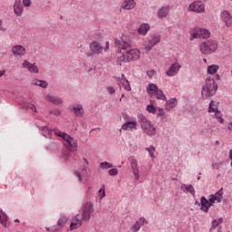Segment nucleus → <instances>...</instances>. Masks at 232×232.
Returning <instances> with one entry per match:
<instances>
[{"mask_svg":"<svg viewBox=\"0 0 232 232\" xmlns=\"http://www.w3.org/2000/svg\"><path fill=\"white\" fill-rule=\"evenodd\" d=\"M114 46L121 50V54L117 59V63L120 66H122V63H131V61H137L140 57V51L131 48L130 41L116 40Z\"/></svg>","mask_w":232,"mask_h":232,"instance_id":"f257e3e1","label":"nucleus"},{"mask_svg":"<svg viewBox=\"0 0 232 232\" xmlns=\"http://www.w3.org/2000/svg\"><path fill=\"white\" fill-rule=\"evenodd\" d=\"M218 89V85H217V82H215V80L211 78H207L201 90V95L203 99L213 97V95L217 93Z\"/></svg>","mask_w":232,"mask_h":232,"instance_id":"f03ea898","label":"nucleus"},{"mask_svg":"<svg viewBox=\"0 0 232 232\" xmlns=\"http://www.w3.org/2000/svg\"><path fill=\"white\" fill-rule=\"evenodd\" d=\"M138 122L140 123V128L143 130L144 133H147L149 137L155 135L156 129L153 127V125H151V122L148 121L144 115L140 114L138 116Z\"/></svg>","mask_w":232,"mask_h":232,"instance_id":"7ed1b4c3","label":"nucleus"},{"mask_svg":"<svg viewBox=\"0 0 232 232\" xmlns=\"http://www.w3.org/2000/svg\"><path fill=\"white\" fill-rule=\"evenodd\" d=\"M63 140L68 142L63 150V159L64 160H68V157H70V151H77V140H74L72 136L68 134L63 135Z\"/></svg>","mask_w":232,"mask_h":232,"instance_id":"20e7f679","label":"nucleus"},{"mask_svg":"<svg viewBox=\"0 0 232 232\" xmlns=\"http://www.w3.org/2000/svg\"><path fill=\"white\" fill-rule=\"evenodd\" d=\"M218 48V44H217V41L215 40H208L199 44V50L201 53H204L205 55L217 52Z\"/></svg>","mask_w":232,"mask_h":232,"instance_id":"39448f33","label":"nucleus"},{"mask_svg":"<svg viewBox=\"0 0 232 232\" xmlns=\"http://www.w3.org/2000/svg\"><path fill=\"white\" fill-rule=\"evenodd\" d=\"M93 211V204L92 203H85L82 207V220H84L85 222L90 221V218H92V213Z\"/></svg>","mask_w":232,"mask_h":232,"instance_id":"423d86ee","label":"nucleus"},{"mask_svg":"<svg viewBox=\"0 0 232 232\" xmlns=\"http://www.w3.org/2000/svg\"><path fill=\"white\" fill-rule=\"evenodd\" d=\"M189 8L191 12H195L196 14H204L206 12V7L204 3L200 1H196L189 5Z\"/></svg>","mask_w":232,"mask_h":232,"instance_id":"0eeeda50","label":"nucleus"},{"mask_svg":"<svg viewBox=\"0 0 232 232\" xmlns=\"http://www.w3.org/2000/svg\"><path fill=\"white\" fill-rule=\"evenodd\" d=\"M210 34L208 29H198L196 32H194L191 35V39H208L209 37Z\"/></svg>","mask_w":232,"mask_h":232,"instance_id":"6e6552de","label":"nucleus"},{"mask_svg":"<svg viewBox=\"0 0 232 232\" xmlns=\"http://www.w3.org/2000/svg\"><path fill=\"white\" fill-rule=\"evenodd\" d=\"M218 103H215L213 101L210 102L209 107H208V111L209 113H216V117L219 122H224V119L220 116V112L218 111Z\"/></svg>","mask_w":232,"mask_h":232,"instance_id":"1a4fd4ad","label":"nucleus"},{"mask_svg":"<svg viewBox=\"0 0 232 232\" xmlns=\"http://www.w3.org/2000/svg\"><path fill=\"white\" fill-rule=\"evenodd\" d=\"M13 55L14 57H23L24 55H26V48L23 45H14L12 49Z\"/></svg>","mask_w":232,"mask_h":232,"instance_id":"9d476101","label":"nucleus"},{"mask_svg":"<svg viewBox=\"0 0 232 232\" xmlns=\"http://www.w3.org/2000/svg\"><path fill=\"white\" fill-rule=\"evenodd\" d=\"M223 188H221L218 191H217L214 195L209 196L210 203L215 204V202L220 203L223 198Z\"/></svg>","mask_w":232,"mask_h":232,"instance_id":"9b49d317","label":"nucleus"},{"mask_svg":"<svg viewBox=\"0 0 232 232\" xmlns=\"http://www.w3.org/2000/svg\"><path fill=\"white\" fill-rule=\"evenodd\" d=\"M201 211H204V213H208V211H209V208H211V206H213V203H211V199H207L206 197L202 196L201 199Z\"/></svg>","mask_w":232,"mask_h":232,"instance_id":"f8f14e48","label":"nucleus"},{"mask_svg":"<svg viewBox=\"0 0 232 232\" xmlns=\"http://www.w3.org/2000/svg\"><path fill=\"white\" fill-rule=\"evenodd\" d=\"M117 82L120 88H123L127 92H131V86H130V82L126 80V77H124V75H122L121 79H118Z\"/></svg>","mask_w":232,"mask_h":232,"instance_id":"ddd939ff","label":"nucleus"},{"mask_svg":"<svg viewBox=\"0 0 232 232\" xmlns=\"http://www.w3.org/2000/svg\"><path fill=\"white\" fill-rule=\"evenodd\" d=\"M180 68H181L180 63H176L169 67V69L166 72V74L169 77H173V75H176L177 72H179Z\"/></svg>","mask_w":232,"mask_h":232,"instance_id":"4468645a","label":"nucleus"},{"mask_svg":"<svg viewBox=\"0 0 232 232\" xmlns=\"http://www.w3.org/2000/svg\"><path fill=\"white\" fill-rule=\"evenodd\" d=\"M90 50L92 53H96L99 55V53H102V46L98 42H92L90 44Z\"/></svg>","mask_w":232,"mask_h":232,"instance_id":"2eb2a0df","label":"nucleus"},{"mask_svg":"<svg viewBox=\"0 0 232 232\" xmlns=\"http://www.w3.org/2000/svg\"><path fill=\"white\" fill-rule=\"evenodd\" d=\"M159 43H160V35L153 36V38L149 41V44H147L144 47V50H147V52H150V50H151V48H153L155 44H159Z\"/></svg>","mask_w":232,"mask_h":232,"instance_id":"dca6fc26","label":"nucleus"},{"mask_svg":"<svg viewBox=\"0 0 232 232\" xmlns=\"http://www.w3.org/2000/svg\"><path fill=\"white\" fill-rule=\"evenodd\" d=\"M82 218H79V214L75 217V218L72 219L71 223V231H73V229H77L78 227H81L82 226Z\"/></svg>","mask_w":232,"mask_h":232,"instance_id":"f3484780","label":"nucleus"},{"mask_svg":"<svg viewBox=\"0 0 232 232\" xmlns=\"http://www.w3.org/2000/svg\"><path fill=\"white\" fill-rule=\"evenodd\" d=\"M130 164L133 174L135 175V180H139L140 176L139 175V164L137 163V160L130 158Z\"/></svg>","mask_w":232,"mask_h":232,"instance_id":"a211bd4d","label":"nucleus"},{"mask_svg":"<svg viewBox=\"0 0 232 232\" xmlns=\"http://www.w3.org/2000/svg\"><path fill=\"white\" fill-rule=\"evenodd\" d=\"M221 19H222V21H224V23L227 26L232 25V17H231V14H229V13L227 11L222 12Z\"/></svg>","mask_w":232,"mask_h":232,"instance_id":"6ab92c4d","label":"nucleus"},{"mask_svg":"<svg viewBox=\"0 0 232 232\" xmlns=\"http://www.w3.org/2000/svg\"><path fill=\"white\" fill-rule=\"evenodd\" d=\"M121 8H123V10H133V8H135V1L134 0H125L122 3Z\"/></svg>","mask_w":232,"mask_h":232,"instance_id":"aec40b11","label":"nucleus"},{"mask_svg":"<svg viewBox=\"0 0 232 232\" xmlns=\"http://www.w3.org/2000/svg\"><path fill=\"white\" fill-rule=\"evenodd\" d=\"M14 12L16 15H21L23 14V5H21V0H16L14 5Z\"/></svg>","mask_w":232,"mask_h":232,"instance_id":"412c9836","label":"nucleus"},{"mask_svg":"<svg viewBox=\"0 0 232 232\" xmlns=\"http://www.w3.org/2000/svg\"><path fill=\"white\" fill-rule=\"evenodd\" d=\"M177 106V99L172 98L166 102L165 110H168L169 111L170 110H173Z\"/></svg>","mask_w":232,"mask_h":232,"instance_id":"4be33fe9","label":"nucleus"},{"mask_svg":"<svg viewBox=\"0 0 232 232\" xmlns=\"http://www.w3.org/2000/svg\"><path fill=\"white\" fill-rule=\"evenodd\" d=\"M169 13V7H161L158 12V17L160 19H164V17H167L168 14Z\"/></svg>","mask_w":232,"mask_h":232,"instance_id":"5701e85b","label":"nucleus"},{"mask_svg":"<svg viewBox=\"0 0 232 232\" xmlns=\"http://www.w3.org/2000/svg\"><path fill=\"white\" fill-rule=\"evenodd\" d=\"M150 30V24H142L140 25L138 28V33L140 34L141 35H146L148 34V31Z\"/></svg>","mask_w":232,"mask_h":232,"instance_id":"b1692460","label":"nucleus"},{"mask_svg":"<svg viewBox=\"0 0 232 232\" xmlns=\"http://www.w3.org/2000/svg\"><path fill=\"white\" fill-rule=\"evenodd\" d=\"M158 90H159V87H157L155 83H150L147 87V92L149 95H154V93H156Z\"/></svg>","mask_w":232,"mask_h":232,"instance_id":"393cba45","label":"nucleus"},{"mask_svg":"<svg viewBox=\"0 0 232 232\" xmlns=\"http://www.w3.org/2000/svg\"><path fill=\"white\" fill-rule=\"evenodd\" d=\"M73 111L76 117H82L84 115V109L81 105L73 106Z\"/></svg>","mask_w":232,"mask_h":232,"instance_id":"a878e982","label":"nucleus"},{"mask_svg":"<svg viewBox=\"0 0 232 232\" xmlns=\"http://www.w3.org/2000/svg\"><path fill=\"white\" fill-rule=\"evenodd\" d=\"M45 99L50 102H53V104H63V100L61 98L47 95Z\"/></svg>","mask_w":232,"mask_h":232,"instance_id":"bb28decb","label":"nucleus"},{"mask_svg":"<svg viewBox=\"0 0 232 232\" xmlns=\"http://www.w3.org/2000/svg\"><path fill=\"white\" fill-rule=\"evenodd\" d=\"M137 126V122L135 121H128V122H125L123 125H122V130H133V128H137L135 127Z\"/></svg>","mask_w":232,"mask_h":232,"instance_id":"cd10ccee","label":"nucleus"},{"mask_svg":"<svg viewBox=\"0 0 232 232\" xmlns=\"http://www.w3.org/2000/svg\"><path fill=\"white\" fill-rule=\"evenodd\" d=\"M33 84L40 86V88H48V82L43 80H34Z\"/></svg>","mask_w":232,"mask_h":232,"instance_id":"c85d7f7f","label":"nucleus"},{"mask_svg":"<svg viewBox=\"0 0 232 232\" xmlns=\"http://www.w3.org/2000/svg\"><path fill=\"white\" fill-rule=\"evenodd\" d=\"M8 218H6V215L3 213V211H0V224L4 226L5 227H8V223H7Z\"/></svg>","mask_w":232,"mask_h":232,"instance_id":"c756f323","label":"nucleus"},{"mask_svg":"<svg viewBox=\"0 0 232 232\" xmlns=\"http://www.w3.org/2000/svg\"><path fill=\"white\" fill-rule=\"evenodd\" d=\"M222 222H223L222 218H219L218 220L214 219L211 223L210 231H214V229H217V227H218V225L222 224Z\"/></svg>","mask_w":232,"mask_h":232,"instance_id":"7c9ffc66","label":"nucleus"},{"mask_svg":"<svg viewBox=\"0 0 232 232\" xmlns=\"http://www.w3.org/2000/svg\"><path fill=\"white\" fill-rule=\"evenodd\" d=\"M154 95L156 96V99H159L160 101H166V95H164V92L161 90L158 89Z\"/></svg>","mask_w":232,"mask_h":232,"instance_id":"2f4dec72","label":"nucleus"},{"mask_svg":"<svg viewBox=\"0 0 232 232\" xmlns=\"http://www.w3.org/2000/svg\"><path fill=\"white\" fill-rule=\"evenodd\" d=\"M217 72H218V65L212 64L208 67V73H210V75L217 73Z\"/></svg>","mask_w":232,"mask_h":232,"instance_id":"473e14b6","label":"nucleus"},{"mask_svg":"<svg viewBox=\"0 0 232 232\" xmlns=\"http://www.w3.org/2000/svg\"><path fill=\"white\" fill-rule=\"evenodd\" d=\"M68 222V218L66 217H62L57 223V226H59L60 227H64V224H66Z\"/></svg>","mask_w":232,"mask_h":232,"instance_id":"72a5a7b5","label":"nucleus"},{"mask_svg":"<svg viewBox=\"0 0 232 232\" xmlns=\"http://www.w3.org/2000/svg\"><path fill=\"white\" fill-rule=\"evenodd\" d=\"M28 72H31V73H39V68L35 66V63H31Z\"/></svg>","mask_w":232,"mask_h":232,"instance_id":"f704fd0d","label":"nucleus"},{"mask_svg":"<svg viewBox=\"0 0 232 232\" xmlns=\"http://www.w3.org/2000/svg\"><path fill=\"white\" fill-rule=\"evenodd\" d=\"M74 173H75L76 177H78V179L81 182L82 180V177H84V173H86V169H82L81 172L76 170Z\"/></svg>","mask_w":232,"mask_h":232,"instance_id":"c9c22d12","label":"nucleus"},{"mask_svg":"<svg viewBox=\"0 0 232 232\" xmlns=\"http://www.w3.org/2000/svg\"><path fill=\"white\" fill-rule=\"evenodd\" d=\"M146 150L149 151L150 157H151V159H155V155L153 154L155 152V147L150 146V148H146Z\"/></svg>","mask_w":232,"mask_h":232,"instance_id":"e433bc0d","label":"nucleus"},{"mask_svg":"<svg viewBox=\"0 0 232 232\" xmlns=\"http://www.w3.org/2000/svg\"><path fill=\"white\" fill-rule=\"evenodd\" d=\"M184 187L186 188L187 191H188V193L195 196V188H193V185H184Z\"/></svg>","mask_w":232,"mask_h":232,"instance_id":"4c0bfd02","label":"nucleus"},{"mask_svg":"<svg viewBox=\"0 0 232 232\" xmlns=\"http://www.w3.org/2000/svg\"><path fill=\"white\" fill-rule=\"evenodd\" d=\"M55 135H58V137H62V139H64V135H67L66 133L61 131L59 129L55 128L53 130Z\"/></svg>","mask_w":232,"mask_h":232,"instance_id":"58836bf2","label":"nucleus"},{"mask_svg":"<svg viewBox=\"0 0 232 232\" xmlns=\"http://www.w3.org/2000/svg\"><path fill=\"white\" fill-rule=\"evenodd\" d=\"M42 133H43L44 137H50V130L47 129V127L42 128Z\"/></svg>","mask_w":232,"mask_h":232,"instance_id":"ea45409f","label":"nucleus"},{"mask_svg":"<svg viewBox=\"0 0 232 232\" xmlns=\"http://www.w3.org/2000/svg\"><path fill=\"white\" fill-rule=\"evenodd\" d=\"M140 223H139L138 221L132 226L131 229L133 232L139 231V229H140Z\"/></svg>","mask_w":232,"mask_h":232,"instance_id":"a19ab883","label":"nucleus"},{"mask_svg":"<svg viewBox=\"0 0 232 232\" xmlns=\"http://www.w3.org/2000/svg\"><path fill=\"white\" fill-rule=\"evenodd\" d=\"M99 193L100 198H104L106 197V188H104V186L99 190Z\"/></svg>","mask_w":232,"mask_h":232,"instance_id":"79ce46f5","label":"nucleus"},{"mask_svg":"<svg viewBox=\"0 0 232 232\" xmlns=\"http://www.w3.org/2000/svg\"><path fill=\"white\" fill-rule=\"evenodd\" d=\"M147 111H149V113H155V111H157V109L153 105H148Z\"/></svg>","mask_w":232,"mask_h":232,"instance_id":"37998d69","label":"nucleus"},{"mask_svg":"<svg viewBox=\"0 0 232 232\" xmlns=\"http://www.w3.org/2000/svg\"><path fill=\"white\" fill-rule=\"evenodd\" d=\"M118 173H119V169H111L109 170V175H111V177L117 175Z\"/></svg>","mask_w":232,"mask_h":232,"instance_id":"c03bdc74","label":"nucleus"},{"mask_svg":"<svg viewBox=\"0 0 232 232\" xmlns=\"http://www.w3.org/2000/svg\"><path fill=\"white\" fill-rule=\"evenodd\" d=\"M31 63L28 62L27 60H24V63H22L23 68H27V70H29L30 66H31Z\"/></svg>","mask_w":232,"mask_h":232,"instance_id":"a18cd8bd","label":"nucleus"},{"mask_svg":"<svg viewBox=\"0 0 232 232\" xmlns=\"http://www.w3.org/2000/svg\"><path fill=\"white\" fill-rule=\"evenodd\" d=\"M50 113H51V115H54L55 117H59L61 115V111L56 109V110L52 111Z\"/></svg>","mask_w":232,"mask_h":232,"instance_id":"49530a36","label":"nucleus"},{"mask_svg":"<svg viewBox=\"0 0 232 232\" xmlns=\"http://www.w3.org/2000/svg\"><path fill=\"white\" fill-rule=\"evenodd\" d=\"M107 164H108V161L102 162V163L100 164V168H102V169H104L107 168Z\"/></svg>","mask_w":232,"mask_h":232,"instance_id":"de8ad7c7","label":"nucleus"},{"mask_svg":"<svg viewBox=\"0 0 232 232\" xmlns=\"http://www.w3.org/2000/svg\"><path fill=\"white\" fill-rule=\"evenodd\" d=\"M107 90L111 94L115 93V89L112 86L108 87Z\"/></svg>","mask_w":232,"mask_h":232,"instance_id":"09e8293b","label":"nucleus"},{"mask_svg":"<svg viewBox=\"0 0 232 232\" xmlns=\"http://www.w3.org/2000/svg\"><path fill=\"white\" fill-rule=\"evenodd\" d=\"M24 6H30V0H23Z\"/></svg>","mask_w":232,"mask_h":232,"instance_id":"8fccbe9b","label":"nucleus"},{"mask_svg":"<svg viewBox=\"0 0 232 232\" xmlns=\"http://www.w3.org/2000/svg\"><path fill=\"white\" fill-rule=\"evenodd\" d=\"M138 222L139 224H140V226H144V222H146V219L144 218H140Z\"/></svg>","mask_w":232,"mask_h":232,"instance_id":"3c124183","label":"nucleus"},{"mask_svg":"<svg viewBox=\"0 0 232 232\" xmlns=\"http://www.w3.org/2000/svg\"><path fill=\"white\" fill-rule=\"evenodd\" d=\"M29 108L31 109V110H33L34 111H35V112H37V109L35 108V105L34 104H29Z\"/></svg>","mask_w":232,"mask_h":232,"instance_id":"603ef678","label":"nucleus"},{"mask_svg":"<svg viewBox=\"0 0 232 232\" xmlns=\"http://www.w3.org/2000/svg\"><path fill=\"white\" fill-rule=\"evenodd\" d=\"M0 30L2 32H5L6 30V28L3 27V22L0 21Z\"/></svg>","mask_w":232,"mask_h":232,"instance_id":"864d4df0","label":"nucleus"},{"mask_svg":"<svg viewBox=\"0 0 232 232\" xmlns=\"http://www.w3.org/2000/svg\"><path fill=\"white\" fill-rule=\"evenodd\" d=\"M5 73H6V71H5V70L0 71V77H3V75H5Z\"/></svg>","mask_w":232,"mask_h":232,"instance_id":"5fc2aeb1","label":"nucleus"},{"mask_svg":"<svg viewBox=\"0 0 232 232\" xmlns=\"http://www.w3.org/2000/svg\"><path fill=\"white\" fill-rule=\"evenodd\" d=\"M110 168H113V164L107 162V169H110Z\"/></svg>","mask_w":232,"mask_h":232,"instance_id":"6e6d98bb","label":"nucleus"},{"mask_svg":"<svg viewBox=\"0 0 232 232\" xmlns=\"http://www.w3.org/2000/svg\"><path fill=\"white\" fill-rule=\"evenodd\" d=\"M229 159L231 160V166H232V150H230L229 151Z\"/></svg>","mask_w":232,"mask_h":232,"instance_id":"4d7b16f0","label":"nucleus"},{"mask_svg":"<svg viewBox=\"0 0 232 232\" xmlns=\"http://www.w3.org/2000/svg\"><path fill=\"white\" fill-rule=\"evenodd\" d=\"M110 48V42H106V47L105 50H108Z\"/></svg>","mask_w":232,"mask_h":232,"instance_id":"13d9d810","label":"nucleus"},{"mask_svg":"<svg viewBox=\"0 0 232 232\" xmlns=\"http://www.w3.org/2000/svg\"><path fill=\"white\" fill-rule=\"evenodd\" d=\"M195 204L198 205V206H201V203H198V201H196Z\"/></svg>","mask_w":232,"mask_h":232,"instance_id":"bf43d9fd","label":"nucleus"},{"mask_svg":"<svg viewBox=\"0 0 232 232\" xmlns=\"http://www.w3.org/2000/svg\"><path fill=\"white\" fill-rule=\"evenodd\" d=\"M218 144H220V142L218 140H216V145L218 146Z\"/></svg>","mask_w":232,"mask_h":232,"instance_id":"052dcab7","label":"nucleus"},{"mask_svg":"<svg viewBox=\"0 0 232 232\" xmlns=\"http://www.w3.org/2000/svg\"><path fill=\"white\" fill-rule=\"evenodd\" d=\"M160 111H164V109H160Z\"/></svg>","mask_w":232,"mask_h":232,"instance_id":"680f3d73","label":"nucleus"},{"mask_svg":"<svg viewBox=\"0 0 232 232\" xmlns=\"http://www.w3.org/2000/svg\"><path fill=\"white\" fill-rule=\"evenodd\" d=\"M198 180H200V176L198 177Z\"/></svg>","mask_w":232,"mask_h":232,"instance_id":"e2e57ef3","label":"nucleus"},{"mask_svg":"<svg viewBox=\"0 0 232 232\" xmlns=\"http://www.w3.org/2000/svg\"><path fill=\"white\" fill-rule=\"evenodd\" d=\"M14 222H19V219H15Z\"/></svg>","mask_w":232,"mask_h":232,"instance_id":"0e129e2a","label":"nucleus"},{"mask_svg":"<svg viewBox=\"0 0 232 232\" xmlns=\"http://www.w3.org/2000/svg\"><path fill=\"white\" fill-rule=\"evenodd\" d=\"M204 63H207V60L206 59H203Z\"/></svg>","mask_w":232,"mask_h":232,"instance_id":"69168bd1","label":"nucleus"},{"mask_svg":"<svg viewBox=\"0 0 232 232\" xmlns=\"http://www.w3.org/2000/svg\"><path fill=\"white\" fill-rule=\"evenodd\" d=\"M47 231H50V228L46 227Z\"/></svg>","mask_w":232,"mask_h":232,"instance_id":"338daca9","label":"nucleus"},{"mask_svg":"<svg viewBox=\"0 0 232 232\" xmlns=\"http://www.w3.org/2000/svg\"><path fill=\"white\" fill-rule=\"evenodd\" d=\"M121 97H124V94H122Z\"/></svg>","mask_w":232,"mask_h":232,"instance_id":"774afa93","label":"nucleus"}]
</instances>
